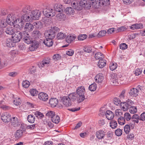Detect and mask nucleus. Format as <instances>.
<instances>
[{"instance_id": "nucleus-17", "label": "nucleus", "mask_w": 145, "mask_h": 145, "mask_svg": "<svg viewBox=\"0 0 145 145\" xmlns=\"http://www.w3.org/2000/svg\"><path fill=\"white\" fill-rule=\"evenodd\" d=\"M38 98L41 101H46L48 99V96L46 93L43 92H40L38 95Z\"/></svg>"}, {"instance_id": "nucleus-50", "label": "nucleus", "mask_w": 145, "mask_h": 145, "mask_svg": "<svg viewBox=\"0 0 145 145\" xmlns=\"http://www.w3.org/2000/svg\"><path fill=\"white\" fill-rule=\"evenodd\" d=\"M55 115V112L52 111H49L46 114V116L49 118H51V119H52Z\"/></svg>"}, {"instance_id": "nucleus-18", "label": "nucleus", "mask_w": 145, "mask_h": 145, "mask_svg": "<svg viewBox=\"0 0 145 145\" xmlns=\"http://www.w3.org/2000/svg\"><path fill=\"white\" fill-rule=\"evenodd\" d=\"M11 125L15 127H19L20 122L17 118L13 117L11 119Z\"/></svg>"}, {"instance_id": "nucleus-52", "label": "nucleus", "mask_w": 145, "mask_h": 145, "mask_svg": "<svg viewBox=\"0 0 145 145\" xmlns=\"http://www.w3.org/2000/svg\"><path fill=\"white\" fill-rule=\"evenodd\" d=\"M129 112L132 114H134L137 112V109L136 107L132 105L129 109Z\"/></svg>"}, {"instance_id": "nucleus-64", "label": "nucleus", "mask_w": 145, "mask_h": 145, "mask_svg": "<svg viewBox=\"0 0 145 145\" xmlns=\"http://www.w3.org/2000/svg\"><path fill=\"white\" fill-rule=\"evenodd\" d=\"M140 120L144 121L145 120V112H143L139 116Z\"/></svg>"}, {"instance_id": "nucleus-46", "label": "nucleus", "mask_w": 145, "mask_h": 145, "mask_svg": "<svg viewBox=\"0 0 145 145\" xmlns=\"http://www.w3.org/2000/svg\"><path fill=\"white\" fill-rule=\"evenodd\" d=\"M118 123L121 125L124 124L125 123V119L122 117H120L119 118L118 120Z\"/></svg>"}, {"instance_id": "nucleus-60", "label": "nucleus", "mask_w": 145, "mask_h": 145, "mask_svg": "<svg viewBox=\"0 0 145 145\" xmlns=\"http://www.w3.org/2000/svg\"><path fill=\"white\" fill-rule=\"evenodd\" d=\"M106 33V31L103 30L101 31L98 34V37H103L105 36Z\"/></svg>"}, {"instance_id": "nucleus-15", "label": "nucleus", "mask_w": 145, "mask_h": 145, "mask_svg": "<svg viewBox=\"0 0 145 145\" xmlns=\"http://www.w3.org/2000/svg\"><path fill=\"white\" fill-rule=\"evenodd\" d=\"M110 78L111 82L114 85L117 86L119 84L118 78L117 74L113 73L111 74Z\"/></svg>"}, {"instance_id": "nucleus-53", "label": "nucleus", "mask_w": 145, "mask_h": 145, "mask_svg": "<svg viewBox=\"0 0 145 145\" xmlns=\"http://www.w3.org/2000/svg\"><path fill=\"white\" fill-rule=\"evenodd\" d=\"M29 92L31 95L33 96L37 95L38 93V91L36 89H32L29 91Z\"/></svg>"}, {"instance_id": "nucleus-58", "label": "nucleus", "mask_w": 145, "mask_h": 145, "mask_svg": "<svg viewBox=\"0 0 145 145\" xmlns=\"http://www.w3.org/2000/svg\"><path fill=\"white\" fill-rule=\"evenodd\" d=\"M87 37V35L85 34L81 35H79L78 39V40H83L86 39Z\"/></svg>"}, {"instance_id": "nucleus-5", "label": "nucleus", "mask_w": 145, "mask_h": 145, "mask_svg": "<svg viewBox=\"0 0 145 145\" xmlns=\"http://www.w3.org/2000/svg\"><path fill=\"white\" fill-rule=\"evenodd\" d=\"M59 30L57 27H51L50 29L46 31L44 33L45 36L50 39H53L55 36V33Z\"/></svg>"}, {"instance_id": "nucleus-62", "label": "nucleus", "mask_w": 145, "mask_h": 145, "mask_svg": "<svg viewBox=\"0 0 145 145\" xmlns=\"http://www.w3.org/2000/svg\"><path fill=\"white\" fill-rule=\"evenodd\" d=\"M120 47L121 49L125 50L127 48V46L125 43H122L120 45Z\"/></svg>"}, {"instance_id": "nucleus-57", "label": "nucleus", "mask_w": 145, "mask_h": 145, "mask_svg": "<svg viewBox=\"0 0 145 145\" xmlns=\"http://www.w3.org/2000/svg\"><path fill=\"white\" fill-rule=\"evenodd\" d=\"M84 50L87 53L91 52L92 50V47L90 46H85L84 48Z\"/></svg>"}, {"instance_id": "nucleus-49", "label": "nucleus", "mask_w": 145, "mask_h": 145, "mask_svg": "<svg viewBox=\"0 0 145 145\" xmlns=\"http://www.w3.org/2000/svg\"><path fill=\"white\" fill-rule=\"evenodd\" d=\"M124 118L127 121H129L131 119L132 117L130 114L128 112H126L124 115Z\"/></svg>"}, {"instance_id": "nucleus-39", "label": "nucleus", "mask_w": 145, "mask_h": 145, "mask_svg": "<svg viewBox=\"0 0 145 145\" xmlns=\"http://www.w3.org/2000/svg\"><path fill=\"white\" fill-rule=\"evenodd\" d=\"M52 121L55 123H58L60 121V118L56 114L53 118L51 119Z\"/></svg>"}, {"instance_id": "nucleus-30", "label": "nucleus", "mask_w": 145, "mask_h": 145, "mask_svg": "<svg viewBox=\"0 0 145 145\" xmlns=\"http://www.w3.org/2000/svg\"><path fill=\"white\" fill-rule=\"evenodd\" d=\"M105 135V133L103 130H99L96 132V136L99 139L103 138Z\"/></svg>"}, {"instance_id": "nucleus-23", "label": "nucleus", "mask_w": 145, "mask_h": 145, "mask_svg": "<svg viewBox=\"0 0 145 145\" xmlns=\"http://www.w3.org/2000/svg\"><path fill=\"white\" fill-rule=\"evenodd\" d=\"M34 28L33 25L30 23H29L26 24L24 27V29L26 31L30 32L32 31L33 30Z\"/></svg>"}, {"instance_id": "nucleus-27", "label": "nucleus", "mask_w": 145, "mask_h": 145, "mask_svg": "<svg viewBox=\"0 0 145 145\" xmlns=\"http://www.w3.org/2000/svg\"><path fill=\"white\" fill-rule=\"evenodd\" d=\"M105 115L107 118L109 120H112L114 117V113L110 110H107L105 113Z\"/></svg>"}, {"instance_id": "nucleus-59", "label": "nucleus", "mask_w": 145, "mask_h": 145, "mask_svg": "<svg viewBox=\"0 0 145 145\" xmlns=\"http://www.w3.org/2000/svg\"><path fill=\"white\" fill-rule=\"evenodd\" d=\"M115 133L117 136H120L122 134V131L120 129H117L115 131Z\"/></svg>"}, {"instance_id": "nucleus-37", "label": "nucleus", "mask_w": 145, "mask_h": 145, "mask_svg": "<svg viewBox=\"0 0 145 145\" xmlns=\"http://www.w3.org/2000/svg\"><path fill=\"white\" fill-rule=\"evenodd\" d=\"M56 17L58 20L61 21L64 20L65 16L63 13H59L56 15Z\"/></svg>"}, {"instance_id": "nucleus-41", "label": "nucleus", "mask_w": 145, "mask_h": 145, "mask_svg": "<svg viewBox=\"0 0 145 145\" xmlns=\"http://www.w3.org/2000/svg\"><path fill=\"white\" fill-rule=\"evenodd\" d=\"M66 35L65 33L62 32L59 33L57 35V38L58 39L61 40L64 39Z\"/></svg>"}, {"instance_id": "nucleus-40", "label": "nucleus", "mask_w": 145, "mask_h": 145, "mask_svg": "<svg viewBox=\"0 0 145 145\" xmlns=\"http://www.w3.org/2000/svg\"><path fill=\"white\" fill-rule=\"evenodd\" d=\"M27 120L29 122L31 123H33L35 121V117L32 115H29L27 116Z\"/></svg>"}, {"instance_id": "nucleus-42", "label": "nucleus", "mask_w": 145, "mask_h": 145, "mask_svg": "<svg viewBox=\"0 0 145 145\" xmlns=\"http://www.w3.org/2000/svg\"><path fill=\"white\" fill-rule=\"evenodd\" d=\"M23 134L22 131L21 130H17L15 134V137L17 139L20 138Z\"/></svg>"}, {"instance_id": "nucleus-24", "label": "nucleus", "mask_w": 145, "mask_h": 145, "mask_svg": "<svg viewBox=\"0 0 145 145\" xmlns=\"http://www.w3.org/2000/svg\"><path fill=\"white\" fill-rule=\"evenodd\" d=\"M76 36L73 35H69L66 37V41L68 43H70L74 41L76 39Z\"/></svg>"}, {"instance_id": "nucleus-32", "label": "nucleus", "mask_w": 145, "mask_h": 145, "mask_svg": "<svg viewBox=\"0 0 145 145\" xmlns=\"http://www.w3.org/2000/svg\"><path fill=\"white\" fill-rule=\"evenodd\" d=\"M41 35V33L39 31H34L31 34L32 37L34 39H37Z\"/></svg>"}, {"instance_id": "nucleus-38", "label": "nucleus", "mask_w": 145, "mask_h": 145, "mask_svg": "<svg viewBox=\"0 0 145 145\" xmlns=\"http://www.w3.org/2000/svg\"><path fill=\"white\" fill-rule=\"evenodd\" d=\"M8 24L7 20L3 19L0 21V26L1 27H5Z\"/></svg>"}, {"instance_id": "nucleus-6", "label": "nucleus", "mask_w": 145, "mask_h": 145, "mask_svg": "<svg viewBox=\"0 0 145 145\" xmlns=\"http://www.w3.org/2000/svg\"><path fill=\"white\" fill-rule=\"evenodd\" d=\"M76 93L79 97V99L80 100L83 101L85 99V91L84 86L78 87L76 90Z\"/></svg>"}, {"instance_id": "nucleus-35", "label": "nucleus", "mask_w": 145, "mask_h": 145, "mask_svg": "<svg viewBox=\"0 0 145 145\" xmlns=\"http://www.w3.org/2000/svg\"><path fill=\"white\" fill-rule=\"evenodd\" d=\"M94 57L96 60H100L102 59H104V58L103 54L101 52H98L96 53Z\"/></svg>"}, {"instance_id": "nucleus-29", "label": "nucleus", "mask_w": 145, "mask_h": 145, "mask_svg": "<svg viewBox=\"0 0 145 145\" xmlns=\"http://www.w3.org/2000/svg\"><path fill=\"white\" fill-rule=\"evenodd\" d=\"M52 39L46 37V39L44 40L43 42L46 46L49 47L51 46L53 43Z\"/></svg>"}, {"instance_id": "nucleus-7", "label": "nucleus", "mask_w": 145, "mask_h": 145, "mask_svg": "<svg viewBox=\"0 0 145 145\" xmlns=\"http://www.w3.org/2000/svg\"><path fill=\"white\" fill-rule=\"evenodd\" d=\"M44 15L48 18H51L54 16L56 14V12L52 8L47 7L43 11Z\"/></svg>"}, {"instance_id": "nucleus-61", "label": "nucleus", "mask_w": 145, "mask_h": 145, "mask_svg": "<svg viewBox=\"0 0 145 145\" xmlns=\"http://www.w3.org/2000/svg\"><path fill=\"white\" fill-rule=\"evenodd\" d=\"M113 102L116 105L118 106L121 103L120 100L118 98H115L114 99Z\"/></svg>"}, {"instance_id": "nucleus-14", "label": "nucleus", "mask_w": 145, "mask_h": 145, "mask_svg": "<svg viewBox=\"0 0 145 145\" xmlns=\"http://www.w3.org/2000/svg\"><path fill=\"white\" fill-rule=\"evenodd\" d=\"M50 62V60L49 58H45L39 65V67L40 68L48 67Z\"/></svg>"}, {"instance_id": "nucleus-56", "label": "nucleus", "mask_w": 145, "mask_h": 145, "mask_svg": "<svg viewBox=\"0 0 145 145\" xmlns=\"http://www.w3.org/2000/svg\"><path fill=\"white\" fill-rule=\"evenodd\" d=\"M61 7L59 5H55L54 10H55V12H61L62 11Z\"/></svg>"}, {"instance_id": "nucleus-31", "label": "nucleus", "mask_w": 145, "mask_h": 145, "mask_svg": "<svg viewBox=\"0 0 145 145\" xmlns=\"http://www.w3.org/2000/svg\"><path fill=\"white\" fill-rule=\"evenodd\" d=\"M31 45L29 47V49L31 51L35 50L38 47V44L36 42L32 41Z\"/></svg>"}, {"instance_id": "nucleus-2", "label": "nucleus", "mask_w": 145, "mask_h": 145, "mask_svg": "<svg viewBox=\"0 0 145 145\" xmlns=\"http://www.w3.org/2000/svg\"><path fill=\"white\" fill-rule=\"evenodd\" d=\"M41 12L37 10H32L29 15H25L22 16V18L23 19L24 22L30 21L33 20H38L39 17L40 16Z\"/></svg>"}, {"instance_id": "nucleus-47", "label": "nucleus", "mask_w": 145, "mask_h": 145, "mask_svg": "<svg viewBox=\"0 0 145 145\" xmlns=\"http://www.w3.org/2000/svg\"><path fill=\"white\" fill-rule=\"evenodd\" d=\"M97 88V85L96 83H93L89 86V89L91 91H94Z\"/></svg>"}, {"instance_id": "nucleus-13", "label": "nucleus", "mask_w": 145, "mask_h": 145, "mask_svg": "<svg viewBox=\"0 0 145 145\" xmlns=\"http://www.w3.org/2000/svg\"><path fill=\"white\" fill-rule=\"evenodd\" d=\"M63 104L66 106H69L71 105V101L68 96L63 97L61 99Z\"/></svg>"}, {"instance_id": "nucleus-45", "label": "nucleus", "mask_w": 145, "mask_h": 145, "mask_svg": "<svg viewBox=\"0 0 145 145\" xmlns=\"http://www.w3.org/2000/svg\"><path fill=\"white\" fill-rule=\"evenodd\" d=\"M21 100L20 98L16 97L14 98L13 101V103L14 105L16 106H18L20 104Z\"/></svg>"}, {"instance_id": "nucleus-19", "label": "nucleus", "mask_w": 145, "mask_h": 145, "mask_svg": "<svg viewBox=\"0 0 145 145\" xmlns=\"http://www.w3.org/2000/svg\"><path fill=\"white\" fill-rule=\"evenodd\" d=\"M95 82L98 83H102L103 81L104 77L103 74L99 73L95 77Z\"/></svg>"}, {"instance_id": "nucleus-3", "label": "nucleus", "mask_w": 145, "mask_h": 145, "mask_svg": "<svg viewBox=\"0 0 145 145\" xmlns=\"http://www.w3.org/2000/svg\"><path fill=\"white\" fill-rule=\"evenodd\" d=\"M22 34L19 31H16L12 35V40L10 39L7 40V43L10 47H14L15 44L19 42L22 38Z\"/></svg>"}, {"instance_id": "nucleus-34", "label": "nucleus", "mask_w": 145, "mask_h": 145, "mask_svg": "<svg viewBox=\"0 0 145 145\" xmlns=\"http://www.w3.org/2000/svg\"><path fill=\"white\" fill-rule=\"evenodd\" d=\"M106 61L104 59H102L99 60L98 64V66L100 68L104 67L106 65Z\"/></svg>"}, {"instance_id": "nucleus-11", "label": "nucleus", "mask_w": 145, "mask_h": 145, "mask_svg": "<svg viewBox=\"0 0 145 145\" xmlns=\"http://www.w3.org/2000/svg\"><path fill=\"white\" fill-rule=\"evenodd\" d=\"M22 37L23 38L24 42L27 44H30L33 41L30 36L25 31L24 32L22 33Z\"/></svg>"}, {"instance_id": "nucleus-12", "label": "nucleus", "mask_w": 145, "mask_h": 145, "mask_svg": "<svg viewBox=\"0 0 145 145\" xmlns=\"http://www.w3.org/2000/svg\"><path fill=\"white\" fill-rule=\"evenodd\" d=\"M85 1H86V2L85 3L86 5H89L90 6V8L92 5L95 7H97V6L99 5L100 3L99 2V1L98 0H85Z\"/></svg>"}, {"instance_id": "nucleus-22", "label": "nucleus", "mask_w": 145, "mask_h": 145, "mask_svg": "<svg viewBox=\"0 0 145 145\" xmlns=\"http://www.w3.org/2000/svg\"><path fill=\"white\" fill-rule=\"evenodd\" d=\"M4 99L0 101V108L5 110H7L10 109V107L6 105H5V101Z\"/></svg>"}, {"instance_id": "nucleus-55", "label": "nucleus", "mask_w": 145, "mask_h": 145, "mask_svg": "<svg viewBox=\"0 0 145 145\" xmlns=\"http://www.w3.org/2000/svg\"><path fill=\"white\" fill-rule=\"evenodd\" d=\"M30 83L29 81L25 80L23 81L22 83V86L25 88H27L29 86Z\"/></svg>"}, {"instance_id": "nucleus-10", "label": "nucleus", "mask_w": 145, "mask_h": 145, "mask_svg": "<svg viewBox=\"0 0 145 145\" xmlns=\"http://www.w3.org/2000/svg\"><path fill=\"white\" fill-rule=\"evenodd\" d=\"M68 97L72 101H77L78 103H81L83 101L79 99V97H78V95H77L76 93L74 92L71 93L68 95Z\"/></svg>"}, {"instance_id": "nucleus-33", "label": "nucleus", "mask_w": 145, "mask_h": 145, "mask_svg": "<svg viewBox=\"0 0 145 145\" xmlns=\"http://www.w3.org/2000/svg\"><path fill=\"white\" fill-rule=\"evenodd\" d=\"M99 1V2L100 3L99 5L97 6V7H95L96 8L99 7V6L104 5L106 6L107 4H110V0H98Z\"/></svg>"}, {"instance_id": "nucleus-8", "label": "nucleus", "mask_w": 145, "mask_h": 145, "mask_svg": "<svg viewBox=\"0 0 145 145\" xmlns=\"http://www.w3.org/2000/svg\"><path fill=\"white\" fill-rule=\"evenodd\" d=\"M133 104V102L131 100L129 99L126 102L121 103V106L123 111H126L128 109H129Z\"/></svg>"}, {"instance_id": "nucleus-51", "label": "nucleus", "mask_w": 145, "mask_h": 145, "mask_svg": "<svg viewBox=\"0 0 145 145\" xmlns=\"http://www.w3.org/2000/svg\"><path fill=\"white\" fill-rule=\"evenodd\" d=\"M130 128H131V127L130 124H127L125 125L124 127V131L126 133L128 134L129 132Z\"/></svg>"}, {"instance_id": "nucleus-20", "label": "nucleus", "mask_w": 145, "mask_h": 145, "mask_svg": "<svg viewBox=\"0 0 145 145\" xmlns=\"http://www.w3.org/2000/svg\"><path fill=\"white\" fill-rule=\"evenodd\" d=\"M32 10V8L29 5L25 6L22 9L23 12L25 14L23 16L25 15H29Z\"/></svg>"}, {"instance_id": "nucleus-1", "label": "nucleus", "mask_w": 145, "mask_h": 145, "mask_svg": "<svg viewBox=\"0 0 145 145\" xmlns=\"http://www.w3.org/2000/svg\"><path fill=\"white\" fill-rule=\"evenodd\" d=\"M7 21L8 24L10 25H12L14 24L18 25L20 27H24V23L22 16L20 18H16V15L13 13L9 14L7 18Z\"/></svg>"}, {"instance_id": "nucleus-4", "label": "nucleus", "mask_w": 145, "mask_h": 145, "mask_svg": "<svg viewBox=\"0 0 145 145\" xmlns=\"http://www.w3.org/2000/svg\"><path fill=\"white\" fill-rule=\"evenodd\" d=\"M85 0H81L78 3L76 1H73L71 2L72 6L75 10H82L83 8L88 9H90L89 5H86Z\"/></svg>"}, {"instance_id": "nucleus-44", "label": "nucleus", "mask_w": 145, "mask_h": 145, "mask_svg": "<svg viewBox=\"0 0 145 145\" xmlns=\"http://www.w3.org/2000/svg\"><path fill=\"white\" fill-rule=\"evenodd\" d=\"M33 26L37 29H40L42 27V23L39 21L33 23Z\"/></svg>"}, {"instance_id": "nucleus-16", "label": "nucleus", "mask_w": 145, "mask_h": 145, "mask_svg": "<svg viewBox=\"0 0 145 145\" xmlns=\"http://www.w3.org/2000/svg\"><path fill=\"white\" fill-rule=\"evenodd\" d=\"M2 120L5 123L9 122L11 119L10 114L8 113L5 112L1 116Z\"/></svg>"}, {"instance_id": "nucleus-43", "label": "nucleus", "mask_w": 145, "mask_h": 145, "mask_svg": "<svg viewBox=\"0 0 145 145\" xmlns=\"http://www.w3.org/2000/svg\"><path fill=\"white\" fill-rule=\"evenodd\" d=\"M110 126L113 129L116 128L117 126V123L116 121L112 120L111 121L110 123Z\"/></svg>"}, {"instance_id": "nucleus-48", "label": "nucleus", "mask_w": 145, "mask_h": 145, "mask_svg": "<svg viewBox=\"0 0 145 145\" xmlns=\"http://www.w3.org/2000/svg\"><path fill=\"white\" fill-rule=\"evenodd\" d=\"M117 64L116 63H111L109 65V68L111 70L113 71L117 67Z\"/></svg>"}, {"instance_id": "nucleus-28", "label": "nucleus", "mask_w": 145, "mask_h": 145, "mask_svg": "<svg viewBox=\"0 0 145 145\" xmlns=\"http://www.w3.org/2000/svg\"><path fill=\"white\" fill-rule=\"evenodd\" d=\"M49 103L52 107H55L58 103V100L55 98H51L49 101Z\"/></svg>"}, {"instance_id": "nucleus-25", "label": "nucleus", "mask_w": 145, "mask_h": 145, "mask_svg": "<svg viewBox=\"0 0 145 145\" xmlns=\"http://www.w3.org/2000/svg\"><path fill=\"white\" fill-rule=\"evenodd\" d=\"M16 31H15L14 28L11 26V25L8 27L5 30V32L7 34L12 35Z\"/></svg>"}, {"instance_id": "nucleus-54", "label": "nucleus", "mask_w": 145, "mask_h": 145, "mask_svg": "<svg viewBox=\"0 0 145 145\" xmlns=\"http://www.w3.org/2000/svg\"><path fill=\"white\" fill-rule=\"evenodd\" d=\"M116 116H121L123 115V112L122 110L120 109H118L115 110Z\"/></svg>"}, {"instance_id": "nucleus-21", "label": "nucleus", "mask_w": 145, "mask_h": 145, "mask_svg": "<svg viewBox=\"0 0 145 145\" xmlns=\"http://www.w3.org/2000/svg\"><path fill=\"white\" fill-rule=\"evenodd\" d=\"M138 90L135 88H132L130 89L129 92L130 96L133 97H136L138 95Z\"/></svg>"}, {"instance_id": "nucleus-63", "label": "nucleus", "mask_w": 145, "mask_h": 145, "mask_svg": "<svg viewBox=\"0 0 145 145\" xmlns=\"http://www.w3.org/2000/svg\"><path fill=\"white\" fill-rule=\"evenodd\" d=\"M127 29L126 27L124 26H121L120 27L118 28L117 30V32H120L125 31Z\"/></svg>"}, {"instance_id": "nucleus-36", "label": "nucleus", "mask_w": 145, "mask_h": 145, "mask_svg": "<svg viewBox=\"0 0 145 145\" xmlns=\"http://www.w3.org/2000/svg\"><path fill=\"white\" fill-rule=\"evenodd\" d=\"M66 14L68 15H72L74 12V10L71 7H68L65 9Z\"/></svg>"}, {"instance_id": "nucleus-26", "label": "nucleus", "mask_w": 145, "mask_h": 145, "mask_svg": "<svg viewBox=\"0 0 145 145\" xmlns=\"http://www.w3.org/2000/svg\"><path fill=\"white\" fill-rule=\"evenodd\" d=\"M143 28V25L141 23L134 24L130 27V29L132 30L141 29Z\"/></svg>"}, {"instance_id": "nucleus-9", "label": "nucleus", "mask_w": 145, "mask_h": 145, "mask_svg": "<svg viewBox=\"0 0 145 145\" xmlns=\"http://www.w3.org/2000/svg\"><path fill=\"white\" fill-rule=\"evenodd\" d=\"M139 120H140L139 118V116L137 114H134L132 117L131 121L133 122L132 123L130 122L129 124L130 125L131 129H133L135 126V123L138 124L139 123Z\"/></svg>"}]
</instances>
